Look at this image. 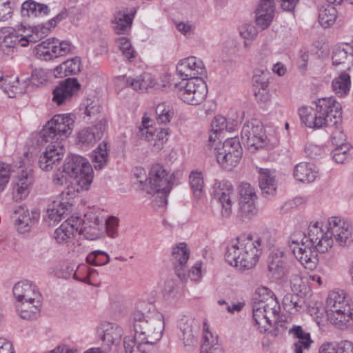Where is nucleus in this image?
Here are the masks:
<instances>
[{
  "label": "nucleus",
  "instance_id": "nucleus-1",
  "mask_svg": "<svg viewBox=\"0 0 353 353\" xmlns=\"http://www.w3.org/2000/svg\"><path fill=\"white\" fill-rule=\"evenodd\" d=\"M73 126L74 120L69 114L55 115L43 126L39 141L50 143L39 158L38 164L42 170H51L60 163L65 152L63 141L72 133Z\"/></svg>",
  "mask_w": 353,
  "mask_h": 353
},
{
  "label": "nucleus",
  "instance_id": "nucleus-2",
  "mask_svg": "<svg viewBox=\"0 0 353 353\" xmlns=\"http://www.w3.org/2000/svg\"><path fill=\"white\" fill-rule=\"evenodd\" d=\"M333 245V240L323 234L322 223H311L307 235L297 232L292 235L289 246L296 259L305 268L313 270L319 259L318 252L325 253Z\"/></svg>",
  "mask_w": 353,
  "mask_h": 353
},
{
  "label": "nucleus",
  "instance_id": "nucleus-3",
  "mask_svg": "<svg viewBox=\"0 0 353 353\" xmlns=\"http://www.w3.org/2000/svg\"><path fill=\"white\" fill-rule=\"evenodd\" d=\"M299 114L305 126L319 129L341 123L342 107L334 97H323L316 102L315 108L302 107Z\"/></svg>",
  "mask_w": 353,
  "mask_h": 353
},
{
  "label": "nucleus",
  "instance_id": "nucleus-4",
  "mask_svg": "<svg viewBox=\"0 0 353 353\" xmlns=\"http://www.w3.org/2000/svg\"><path fill=\"white\" fill-rule=\"evenodd\" d=\"M263 248V243L260 237L241 235L227 248L225 258L231 265L249 270L257 263Z\"/></svg>",
  "mask_w": 353,
  "mask_h": 353
},
{
  "label": "nucleus",
  "instance_id": "nucleus-5",
  "mask_svg": "<svg viewBox=\"0 0 353 353\" xmlns=\"http://www.w3.org/2000/svg\"><path fill=\"white\" fill-rule=\"evenodd\" d=\"M256 295L259 297L255 298L252 305V317L254 325L257 327L260 332H265L274 323L276 325V328L279 330L281 307L276 298L266 287L258 288Z\"/></svg>",
  "mask_w": 353,
  "mask_h": 353
},
{
  "label": "nucleus",
  "instance_id": "nucleus-6",
  "mask_svg": "<svg viewBox=\"0 0 353 353\" xmlns=\"http://www.w3.org/2000/svg\"><path fill=\"white\" fill-rule=\"evenodd\" d=\"M132 324L134 336L151 345L160 341L165 327L163 314L155 309L147 312L135 310L132 314Z\"/></svg>",
  "mask_w": 353,
  "mask_h": 353
},
{
  "label": "nucleus",
  "instance_id": "nucleus-7",
  "mask_svg": "<svg viewBox=\"0 0 353 353\" xmlns=\"http://www.w3.org/2000/svg\"><path fill=\"white\" fill-rule=\"evenodd\" d=\"M328 321L337 328L347 327L353 315V302L343 290L329 292L325 303Z\"/></svg>",
  "mask_w": 353,
  "mask_h": 353
},
{
  "label": "nucleus",
  "instance_id": "nucleus-8",
  "mask_svg": "<svg viewBox=\"0 0 353 353\" xmlns=\"http://www.w3.org/2000/svg\"><path fill=\"white\" fill-rule=\"evenodd\" d=\"M174 177L168 173L160 164L152 165L148 179L145 190L148 194L157 195L154 200V206H163L167 203V195L172 189Z\"/></svg>",
  "mask_w": 353,
  "mask_h": 353
},
{
  "label": "nucleus",
  "instance_id": "nucleus-9",
  "mask_svg": "<svg viewBox=\"0 0 353 353\" xmlns=\"http://www.w3.org/2000/svg\"><path fill=\"white\" fill-rule=\"evenodd\" d=\"M63 171L73 178L81 190H88L92 182L93 170L90 163L79 155H70L62 166Z\"/></svg>",
  "mask_w": 353,
  "mask_h": 353
},
{
  "label": "nucleus",
  "instance_id": "nucleus-10",
  "mask_svg": "<svg viewBox=\"0 0 353 353\" xmlns=\"http://www.w3.org/2000/svg\"><path fill=\"white\" fill-rule=\"evenodd\" d=\"M214 155L219 164L228 168L234 166L242 155V148L237 137L227 139L219 148H214Z\"/></svg>",
  "mask_w": 353,
  "mask_h": 353
},
{
  "label": "nucleus",
  "instance_id": "nucleus-11",
  "mask_svg": "<svg viewBox=\"0 0 353 353\" xmlns=\"http://www.w3.org/2000/svg\"><path fill=\"white\" fill-rule=\"evenodd\" d=\"M208 94V87L202 78L189 79L179 90V95L185 103L196 105L203 103Z\"/></svg>",
  "mask_w": 353,
  "mask_h": 353
},
{
  "label": "nucleus",
  "instance_id": "nucleus-12",
  "mask_svg": "<svg viewBox=\"0 0 353 353\" xmlns=\"http://www.w3.org/2000/svg\"><path fill=\"white\" fill-rule=\"evenodd\" d=\"M71 51V44L68 41L52 38L37 44L35 52L37 57L44 61H50L68 54Z\"/></svg>",
  "mask_w": 353,
  "mask_h": 353
},
{
  "label": "nucleus",
  "instance_id": "nucleus-13",
  "mask_svg": "<svg viewBox=\"0 0 353 353\" xmlns=\"http://www.w3.org/2000/svg\"><path fill=\"white\" fill-rule=\"evenodd\" d=\"M241 140L252 152L263 148L266 144V136L263 125L257 120L244 124L241 130Z\"/></svg>",
  "mask_w": 353,
  "mask_h": 353
},
{
  "label": "nucleus",
  "instance_id": "nucleus-14",
  "mask_svg": "<svg viewBox=\"0 0 353 353\" xmlns=\"http://www.w3.org/2000/svg\"><path fill=\"white\" fill-rule=\"evenodd\" d=\"M150 122L148 118L143 119L137 136L139 139L148 142L152 146L153 150L157 152L163 148L164 143L168 141L169 130L168 128L155 129L150 125Z\"/></svg>",
  "mask_w": 353,
  "mask_h": 353
},
{
  "label": "nucleus",
  "instance_id": "nucleus-15",
  "mask_svg": "<svg viewBox=\"0 0 353 353\" xmlns=\"http://www.w3.org/2000/svg\"><path fill=\"white\" fill-rule=\"evenodd\" d=\"M213 192L221 203V215L228 218L232 213V207L235 197L234 190L232 183L228 181L216 180L213 185Z\"/></svg>",
  "mask_w": 353,
  "mask_h": 353
},
{
  "label": "nucleus",
  "instance_id": "nucleus-16",
  "mask_svg": "<svg viewBox=\"0 0 353 353\" xmlns=\"http://www.w3.org/2000/svg\"><path fill=\"white\" fill-rule=\"evenodd\" d=\"M268 267L272 276L276 279H286L290 272L285 252L282 248L273 250L268 256Z\"/></svg>",
  "mask_w": 353,
  "mask_h": 353
},
{
  "label": "nucleus",
  "instance_id": "nucleus-17",
  "mask_svg": "<svg viewBox=\"0 0 353 353\" xmlns=\"http://www.w3.org/2000/svg\"><path fill=\"white\" fill-rule=\"evenodd\" d=\"M324 236H330L341 245L344 246L351 237V228L350 224L338 216H332L328 219L327 231L323 230Z\"/></svg>",
  "mask_w": 353,
  "mask_h": 353
},
{
  "label": "nucleus",
  "instance_id": "nucleus-18",
  "mask_svg": "<svg viewBox=\"0 0 353 353\" xmlns=\"http://www.w3.org/2000/svg\"><path fill=\"white\" fill-rule=\"evenodd\" d=\"M205 72L203 61L195 57H188L176 65V73L183 80L201 78Z\"/></svg>",
  "mask_w": 353,
  "mask_h": 353
},
{
  "label": "nucleus",
  "instance_id": "nucleus-19",
  "mask_svg": "<svg viewBox=\"0 0 353 353\" xmlns=\"http://www.w3.org/2000/svg\"><path fill=\"white\" fill-rule=\"evenodd\" d=\"M34 183L33 172L31 169L21 170L12 182V196L15 201L26 199L29 194Z\"/></svg>",
  "mask_w": 353,
  "mask_h": 353
},
{
  "label": "nucleus",
  "instance_id": "nucleus-20",
  "mask_svg": "<svg viewBox=\"0 0 353 353\" xmlns=\"http://www.w3.org/2000/svg\"><path fill=\"white\" fill-rule=\"evenodd\" d=\"M40 213L38 210H32L31 214L23 205L16 207L13 210L12 218L19 233L25 234L30 231L32 226L38 221Z\"/></svg>",
  "mask_w": 353,
  "mask_h": 353
},
{
  "label": "nucleus",
  "instance_id": "nucleus-21",
  "mask_svg": "<svg viewBox=\"0 0 353 353\" xmlns=\"http://www.w3.org/2000/svg\"><path fill=\"white\" fill-rule=\"evenodd\" d=\"M29 40L21 37L11 27H3L0 29V48L6 54H9L19 44L25 47L28 45Z\"/></svg>",
  "mask_w": 353,
  "mask_h": 353
},
{
  "label": "nucleus",
  "instance_id": "nucleus-22",
  "mask_svg": "<svg viewBox=\"0 0 353 353\" xmlns=\"http://www.w3.org/2000/svg\"><path fill=\"white\" fill-rule=\"evenodd\" d=\"M106 127L107 121L102 119L95 125L82 129L77 134L78 143L84 146L93 145L103 137Z\"/></svg>",
  "mask_w": 353,
  "mask_h": 353
},
{
  "label": "nucleus",
  "instance_id": "nucleus-23",
  "mask_svg": "<svg viewBox=\"0 0 353 353\" xmlns=\"http://www.w3.org/2000/svg\"><path fill=\"white\" fill-rule=\"evenodd\" d=\"M80 88L81 85L76 78H68L54 90L52 101L57 105H62L70 100Z\"/></svg>",
  "mask_w": 353,
  "mask_h": 353
},
{
  "label": "nucleus",
  "instance_id": "nucleus-24",
  "mask_svg": "<svg viewBox=\"0 0 353 353\" xmlns=\"http://www.w3.org/2000/svg\"><path fill=\"white\" fill-rule=\"evenodd\" d=\"M98 332L103 344L109 347L119 345L123 334L121 326L109 322L101 323L98 328Z\"/></svg>",
  "mask_w": 353,
  "mask_h": 353
},
{
  "label": "nucleus",
  "instance_id": "nucleus-25",
  "mask_svg": "<svg viewBox=\"0 0 353 353\" xmlns=\"http://www.w3.org/2000/svg\"><path fill=\"white\" fill-rule=\"evenodd\" d=\"M289 334L293 338L292 346L293 353H304L309 351L313 343L309 332L303 330L300 325H293L289 330Z\"/></svg>",
  "mask_w": 353,
  "mask_h": 353
},
{
  "label": "nucleus",
  "instance_id": "nucleus-26",
  "mask_svg": "<svg viewBox=\"0 0 353 353\" xmlns=\"http://www.w3.org/2000/svg\"><path fill=\"white\" fill-rule=\"evenodd\" d=\"M13 294L18 303L29 301L38 304L41 300V295L36 287L27 281L16 283L13 288Z\"/></svg>",
  "mask_w": 353,
  "mask_h": 353
},
{
  "label": "nucleus",
  "instance_id": "nucleus-27",
  "mask_svg": "<svg viewBox=\"0 0 353 353\" xmlns=\"http://www.w3.org/2000/svg\"><path fill=\"white\" fill-rule=\"evenodd\" d=\"M172 260L176 275L181 281L186 279L185 268L190 257V252L185 243H180L173 248Z\"/></svg>",
  "mask_w": 353,
  "mask_h": 353
},
{
  "label": "nucleus",
  "instance_id": "nucleus-28",
  "mask_svg": "<svg viewBox=\"0 0 353 353\" xmlns=\"http://www.w3.org/2000/svg\"><path fill=\"white\" fill-rule=\"evenodd\" d=\"M180 329L182 332L181 339L183 344L194 345L196 343V339L199 331V323L194 319L183 318L180 322Z\"/></svg>",
  "mask_w": 353,
  "mask_h": 353
},
{
  "label": "nucleus",
  "instance_id": "nucleus-29",
  "mask_svg": "<svg viewBox=\"0 0 353 353\" xmlns=\"http://www.w3.org/2000/svg\"><path fill=\"white\" fill-rule=\"evenodd\" d=\"M118 81L127 87H130L136 91H146L149 88L154 85V79L151 75L144 73L136 77L122 76L118 79Z\"/></svg>",
  "mask_w": 353,
  "mask_h": 353
},
{
  "label": "nucleus",
  "instance_id": "nucleus-30",
  "mask_svg": "<svg viewBox=\"0 0 353 353\" xmlns=\"http://www.w3.org/2000/svg\"><path fill=\"white\" fill-rule=\"evenodd\" d=\"M270 72L268 70H257L252 77V83L254 88V94L258 100L266 101L268 99V87Z\"/></svg>",
  "mask_w": 353,
  "mask_h": 353
},
{
  "label": "nucleus",
  "instance_id": "nucleus-31",
  "mask_svg": "<svg viewBox=\"0 0 353 353\" xmlns=\"http://www.w3.org/2000/svg\"><path fill=\"white\" fill-rule=\"evenodd\" d=\"M319 171L315 165L306 162L296 164L294 168L293 176L302 183L313 182L317 177Z\"/></svg>",
  "mask_w": 353,
  "mask_h": 353
},
{
  "label": "nucleus",
  "instance_id": "nucleus-32",
  "mask_svg": "<svg viewBox=\"0 0 353 353\" xmlns=\"http://www.w3.org/2000/svg\"><path fill=\"white\" fill-rule=\"evenodd\" d=\"M82 68L80 57H75L62 62L54 68V76L56 78H63L70 75H77L81 72Z\"/></svg>",
  "mask_w": 353,
  "mask_h": 353
},
{
  "label": "nucleus",
  "instance_id": "nucleus-33",
  "mask_svg": "<svg viewBox=\"0 0 353 353\" xmlns=\"http://www.w3.org/2000/svg\"><path fill=\"white\" fill-rule=\"evenodd\" d=\"M49 7L33 0H27L21 4V14L23 17H43L50 13Z\"/></svg>",
  "mask_w": 353,
  "mask_h": 353
},
{
  "label": "nucleus",
  "instance_id": "nucleus-34",
  "mask_svg": "<svg viewBox=\"0 0 353 353\" xmlns=\"http://www.w3.org/2000/svg\"><path fill=\"white\" fill-rule=\"evenodd\" d=\"M85 220H83L82 226L80 228V233L88 239H97L99 236V225L101 220L95 214H90L85 215Z\"/></svg>",
  "mask_w": 353,
  "mask_h": 353
},
{
  "label": "nucleus",
  "instance_id": "nucleus-35",
  "mask_svg": "<svg viewBox=\"0 0 353 353\" xmlns=\"http://www.w3.org/2000/svg\"><path fill=\"white\" fill-rule=\"evenodd\" d=\"M259 183L263 194L273 195L276 192V182L274 176L268 169L260 168L259 170Z\"/></svg>",
  "mask_w": 353,
  "mask_h": 353
},
{
  "label": "nucleus",
  "instance_id": "nucleus-36",
  "mask_svg": "<svg viewBox=\"0 0 353 353\" xmlns=\"http://www.w3.org/2000/svg\"><path fill=\"white\" fill-rule=\"evenodd\" d=\"M41 301L36 304L33 301H22L18 303L17 310L19 316L26 320L37 319L40 313Z\"/></svg>",
  "mask_w": 353,
  "mask_h": 353
},
{
  "label": "nucleus",
  "instance_id": "nucleus-37",
  "mask_svg": "<svg viewBox=\"0 0 353 353\" xmlns=\"http://www.w3.org/2000/svg\"><path fill=\"white\" fill-rule=\"evenodd\" d=\"M52 181L54 185L58 187H65L68 190L66 193L68 194L79 192L81 188L75 184L73 178L68 176V174L63 171V168L61 170L59 169L53 175Z\"/></svg>",
  "mask_w": 353,
  "mask_h": 353
},
{
  "label": "nucleus",
  "instance_id": "nucleus-38",
  "mask_svg": "<svg viewBox=\"0 0 353 353\" xmlns=\"http://www.w3.org/2000/svg\"><path fill=\"white\" fill-rule=\"evenodd\" d=\"M305 295L288 293L283 299L284 309L290 314H294L301 310L305 305Z\"/></svg>",
  "mask_w": 353,
  "mask_h": 353
},
{
  "label": "nucleus",
  "instance_id": "nucleus-39",
  "mask_svg": "<svg viewBox=\"0 0 353 353\" xmlns=\"http://www.w3.org/2000/svg\"><path fill=\"white\" fill-rule=\"evenodd\" d=\"M350 85V76L345 72H341L332 81V83L334 92L339 97H343L348 94Z\"/></svg>",
  "mask_w": 353,
  "mask_h": 353
},
{
  "label": "nucleus",
  "instance_id": "nucleus-40",
  "mask_svg": "<svg viewBox=\"0 0 353 353\" xmlns=\"http://www.w3.org/2000/svg\"><path fill=\"white\" fill-rule=\"evenodd\" d=\"M203 342L201 345V353H223V349L219 344L214 343L216 339L208 331L207 322H203Z\"/></svg>",
  "mask_w": 353,
  "mask_h": 353
},
{
  "label": "nucleus",
  "instance_id": "nucleus-41",
  "mask_svg": "<svg viewBox=\"0 0 353 353\" xmlns=\"http://www.w3.org/2000/svg\"><path fill=\"white\" fill-rule=\"evenodd\" d=\"M337 18V10L333 5L325 4L319 10V21L324 28L332 26Z\"/></svg>",
  "mask_w": 353,
  "mask_h": 353
},
{
  "label": "nucleus",
  "instance_id": "nucleus-42",
  "mask_svg": "<svg viewBox=\"0 0 353 353\" xmlns=\"http://www.w3.org/2000/svg\"><path fill=\"white\" fill-rule=\"evenodd\" d=\"M20 79L15 77H4L3 73L0 72V88L12 97L10 94H21L23 92V88L20 87Z\"/></svg>",
  "mask_w": 353,
  "mask_h": 353
},
{
  "label": "nucleus",
  "instance_id": "nucleus-43",
  "mask_svg": "<svg viewBox=\"0 0 353 353\" xmlns=\"http://www.w3.org/2000/svg\"><path fill=\"white\" fill-rule=\"evenodd\" d=\"M123 343L125 353H148L151 345L141 341L135 336L125 337Z\"/></svg>",
  "mask_w": 353,
  "mask_h": 353
},
{
  "label": "nucleus",
  "instance_id": "nucleus-44",
  "mask_svg": "<svg viewBox=\"0 0 353 353\" xmlns=\"http://www.w3.org/2000/svg\"><path fill=\"white\" fill-rule=\"evenodd\" d=\"M319 353H353V344L347 341L324 343L320 347Z\"/></svg>",
  "mask_w": 353,
  "mask_h": 353
},
{
  "label": "nucleus",
  "instance_id": "nucleus-45",
  "mask_svg": "<svg viewBox=\"0 0 353 353\" xmlns=\"http://www.w3.org/2000/svg\"><path fill=\"white\" fill-rule=\"evenodd\" d=\"M132 18L128 14L119 12L112 22L113 28L118 34H125L131 28Z\"/></svg>",
  "mask_w": 353,
  "mask_h": 353
},
{
  "label": "nucleus",
  "instance_id": "nucleus-46",
  "mask_svg": "<svg viewBox=\"0 0 353 353\" xmlns=\"http://www.w3.org/2000/svg\"><path fill=\"white\" fill-rule=\"evenodd\" d=\"M108 153L107 143L105 141L101 143L97 148L93 151L92 163L96 170L102 169L108 162Z\"/></svg>",
  "mask_w": 353,
  "mask_h": 353
},
{
  "label": "nucleus",
  "instance_id": "nucleus-47",
  "mask_svg": "<svg viewBox=\"0 0 353 353\" xmlns=\"http://www.w3.org/2000/svg\"><path fill=\"white\" fill-rule=\"evenodd\" d=\"M236 125V121L229 122L227 119L221 115L216 116L211 124V132L216 133H223L224 132H232Z\"/></svg>",
  "mask_w": 353,
  "mask_h": 353
},
{
  "label": "nucleus",
  "instance_id": "nucleus-48",
  "mask_svg": "<svg viewBox=\"0 0 353 353\" xmlns=\"http://www.w3.org/2000/svg\"><path fill=\"white\" fill-rule=\"evenodd\" d=\"M256 196L240 197L239 204L241 213L248 218H251L257 212L255 206Z\"/></svg>",
  "mask_w": 353,
  "mask_h": 353
},
{
  "label": "nucleus",
  "instance_id": "nucleus-49",
  "mask_svg": "<svg viewBox=\"0 0 353 353\" xmlns=\"http://www.w3.org/2000/svg\"><path fill=\"white\" fill-rule=\"evenodd\" d=\"M157 121L159 123L166 124L174 116L172 108L165 103H159L156 108Z\"/></svg>",
  "mask_w": 353,
  "mask_h": 353
},
{
  "label": "nucleus",
  "instance_id": "nucleus-50",
  "mask_svg": "<svg viewBox=\"0 0 353 353\" xmlns=\"http://www.w3.org/2000/svg\"><path fill=\"white\" fill-rule=\"evenodd\" d=\"M190 185L194 196L199 199L203 194L204 181L201 172H192L190 174Z\"/></svg>",
  "mask_w": 353,
  "mask_h": 353
},
{
  "label": "nucleus",
  "instance_id": "nucleus-51",
  "mask_svg": "<svg viewBox=\"0 0 353 353\" xmlns=\"http://www.w3.org/2000/svg\"><path fill=\"white\" fill-rule=\"evenodd\" d=\"M74 234V227L69 223H62L54 232V238L59 243H66Z\"/></svg>",
  "mask_w": 353,
  "mask_h": 353
},
{
  "label": "nucleus",
  "instance_id": "nucleus-52",
  "mask_svg": "<svg viewBox=\"0 0 353 353\" xmlns=\"http://www.w3.org/2000/svg\"><path fill=\"white\" fill-rule=\"evenodd\" d=\"M65 212V205L61 202H53L47 210V216L54 222L60 221Z\"/></svg>",
  "mask_w": 353,
  "mask_h": 353
},
{
  "label": "nucleus",
  "instance_id": "nucleus-53",
  "mask_svg": "<svg viewBox=\"0 0 353 353\" xmlns=\"http://www.w3.org/2000/svg\"><path fill=\"white\" fill-rule=\"evenodd\" d=\"M110 256L104 251L95 250L90 252L86 257L88 263L96 266L103 265L109 263Z\"/></svg>",
  "mask_w": 353,
  "mask_h": 353
},
{
  "label": "nucleus",
  "instance_id": "nucleus-54",
  "mask_svg": "<svg viewBox=\"0 0 353 353\" xmlns=\"http://www.w3.org/2000/svg\"><path fill=\"white\" fill-rule=\"evenodd\" d=\"M117 43L125 58L129 61H132L135 57L136 52L132 46L130 41L126 37H121L117 39Z\"/></svg>",
  "mask_w": 353,
  "mask_h": 353
},
{
  "label": "nucleus",
  "instance_id": "nucleus-55",
  "mask_svg": "<svg viewBox=\"0 0 353 353\" xmlns=\"http://www.w3.org/2000/svg\"><path fill=\"white\" fill-rule=\"evenodd\" d=\"M291 290L294 294L305 295L306 285L299 274H292L290 277Z\"/></svg>",
  "mask_w": 353,
  "mask_h": 353
},
{
  "label": "nucleus",
  "instance_id": "nucleus-56",
  "mask_svg": "<svg viewBox=\"0 0 353 353\" xmlns=\"http://www.w3.org/2000/svg\"><path fill=\"white\" fill-rule=\"evenodd\" d=\"M274 12L256 10V23L262 30L267 28L272 23Z\"/></svg>",
  "mask_w": 353,
  "mask_h": 353
},
{
  "label": "nucleus",
  "instance_id": "nucleus-57",
  "mask_svg": "<svg viewBox=\"0 0 353 353\" xmlns=\"http://www.w3.org/2000/svg\"><path fill=\"white\" fill-rule=\"evenodd\" d=\"M14 3L10 0H0V22L12 18Z\"/></svg>",
  "mask_w": 353,
  "mask_h": 353
},
{
  "label": "nucleus",
  "instance_id": "nucleus-58",
  "mask_svg": "<svg viewBox=\"0 0 353 353\" xmlns=\"http://www.w3.org/2000/svg\"><path fill=\"white\" fill-rule=\"evenodd\" d=\"M241 36L245 40V45L248 46L247 41L253 40L257 35L256 28L251 24L243 25L240 30Z\"/></svg>",
  "mask_w": 353,
  "mask_h": 353
},
{
  "label": "nucleus",
  "instance_id": "nucleus-59",
  "mask_svg": "<svg viewBox=\"0 0 353 353\" xmlns=\"http://www.w3.org/2000/svg\"><path fill=\"white\" fill-rule=\"evenodd\" d=\"M10 177V165L6 163L0 164V191H3L9 182Z\"/></svg>",
  "mask_w": 353,
  "mask_h": 353
},
{
  "label": "nucleus",
  "instance_id": "nucleus-60",
  "mask_svg": "<svg viewBox=\"0 0 353 353\" xmlns=\"http://www.w3.org/2000/svg\"><path fill=\"white\" fill-rule=\"evenodd\" d=\"M48 75L46 72L41 68L34 69L31 74L30 81L34 85H39L46 81Z\"/></svg>",
  "mask_w": 353,
  "mask_h": 353
},
{
  "label": "nucleus",
  "instance_id": "nucleus-61",
  "mask_svg": "<svg viewBox=\"0 0 353 353\" xmlns=\"http://www.w3.org/2000/svg\"><path fill=\"white\" fill-rule=\"evenodd\" d=\"M349 145L335 148L332 151L333 159L338 163H343L347 158V152L349 151Z\"/></svg>",
  "mask_w": 353,
  "mask_h": 353
},
{
  "label": "nucleus",
  "instance_id": "nucleus-62",
  "mask_svg": "<svg viewBox=\"0 0 353 353\" xmlns=\"http://www.w3.org/2000/svg\"><path fill=\"white\" fill-rule=\"evenodd\" d=\"M347 59V53L344 49H336L332 57V63L335 65L344 64Z\"/></svg>",
  "mask_w": 353,
  "mask_h": 353
},
{
  "label": "nucleus",
  "instance_id": "nucleus-63",
  "mask_svg": "<svg viewBox=\"0 0 353 353\" xmlns=\"http://www.w3.org/2000/svg\"><path fill=\"white\" fill-rule=\"evenodd\" d=\"M119 220L115 217H110L106 221V230L108 236L114 238L117 236Z\"/></svg>",
  "mask_w": 353,
  "mask_h": 353
},
{
  "label": "nucleus",
  "instance_id": "nucleus-64",
  "mask_svg": "<svg viewBox=\"0 0 353 353\" xmlns=\"http://www.w3.org/2000/svg\"><path fill=\"white\" fill-rule=\"evenodd\" d=\"M256 10L261 12H274L275 2L274 0H259V5Z\"/></svg>",
  "mask_w": 353,
  "mask_h": 353
}]
</instances>
